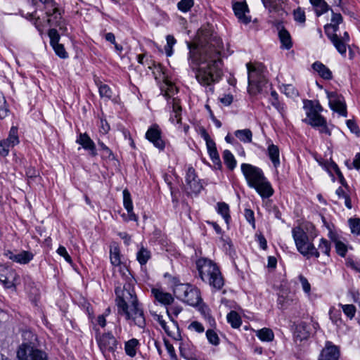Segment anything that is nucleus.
Segmentation results:
<instances>
[{
  "mask_svg": "<svg viewBox=\"0 0 360 360\" xmlns=\"http://www.w3.org/2000/svg\"><path fill=\"white\" fill-rule=\"evenodd\" d=\"M167 45L165 47V53L167 56H171L173 53L172 47L176 41L172 35H167L166 37Z\"/></svg>",
  "mask_w": 360,
  "mask_h": 360,
  "instance_id": "nucleus-52",
  "label": "nucleus"
},
{
  "mask_svg": "<svg viewBox=\"0 0 360 360\" xmlns=\"http://www.w3.org/2000/svg\"><path fill=\"white\" fill-rule=\"evenodd\" d=\"M283 92L288 97H295L298 95L297 90L292 84L283 85Z\"/></svg>",
  "mask_w": 360,
  "mask_h": 360,
  "instance_id": "nucleus-57",
  "label": "nucleus"
},
{
  "mask_svg": "<svg viewBox=\"0 0 360 360\" xmlns=\"http://www.w3.org/2000/svg\"><path fill=\"white\" fill-rule=\"evenodd\" d=\"M110 262L114 266H120L121 269L123 268L124 269L127 270L125 266H122L121 265L120 251L117 248L110 250Z\"/></svg>",
  "mask_w": 360,
  "mask_h": 360,
  "instance_id": "nucleus-44",
  "label": "nucleus"
},
{
  "mask_svg": "<svg viewBox=\"0 0 360 360\" xmlns=\"http://www.w3.org/2000/svg\"><path fill=\"white\" fill-rule=\"evenodd\" d=\"M36 13V11H33L32 12H27L26 13H22L23 15L27 19H30V20H33V23L35 25L36 28L40 32H42L43 29L42 26L41 25V21L39 20V18H36L34 16V13Z\"/></svg>",
  "mask_w": 360,
  "mask_h": 360,
  "instance_id": "nucleus-50",
  "label": "nucleus"
},
{
  "mask_svg": "<svg viewBox=\"0 0 360 360\" xmlns=\"http://www.w3.org/2000/svg\"><path fill=\"white\" fill-rule=\"evenodd\" d=\"M189 49L188 63L195 72L198 82L213 93L212 85L218 82L222 77V60L221 52L222 42L216 34L209 31H202L197 42H187Z\"/></svg>",
  "mask_w": 360,
  "mask_h": 360,
  "instance_id": "nucleus-1",
  "label": "nucleus"
},
{
  "mask_svg": "<svg viewBox=\"0 0 360 360\" xmlns=\"http://www.w3.org/2000/svg\"><path fill=\"white\" fill-rule=\"evenodd\" d=\"M115 294L117 296L116 303L118 313H121V309L123 308L139 302L131 282L125 283L122 288H117L115 289Z\"/></svg>",
  "mask_w": 360,
  "mask_h": 360,
  "instance_id": "nucleus-8",
  "label": "nucleus"
},
{
  "mask_svg": "<svg viewBox=\"0 0 360 360\" xmlns=\"http://www.w3.org/2000/svg\"><path fill=\"white\" fill-rule=\"evenodd\" d=\"M139 345V341L136 338H132L125 342L124 350L126 354L130 357L135 356Z\"/></svg>",
  "mask_w": 360,
  "mask_h": 360,
  "instance_id": "nucleus-33",
  "label": "nucleus"
},
{
  "mask_svg": "<svg viewBox=\"0 0 360 360\" xmlns=\"http://www.w3.org/2000/svg\"><path fill=\"white\" fill-rule=\"evenodd\" d=\"M186 182L187 188L193 193H198L202 188V186L195 174V169L192 167H189L186 172Z\"/></svg>",
  "mask_w": 360,
  "mask_h": 360,
  "instance_id": "nucleus-20",
  "label": "nucleus"
},
{
  "mask_svg": "<svg viewBox=\"0 0 360 360\" xmlns=\"http://www.w3.org/2000/svg\"><path fill=\"white\" fill-rule=\"evenodd\" d=\"M233 9L236 16L241 22L248 24L250 22V18L247 15L249 9L245 0L233 3Z\"/></svg>",
  "mask_w": 360,
  "mask_h": 360,
  "instance_id": "nucleus-21",
  "label": "nucleus"
},
{
  "mask_svg": "<svg viewBox=\"0 0 360 360\" xmlns=\"http://www.w3.org/2000/svg\"><path fill=\"white\" fill-rule=\"evenodd\" d=\"M151 292L155 299L164 305L171 304L174 301V298L170 293L164 292L161 289L153 288Z\"/></svg>",
  "mask_w": 360,
  "mask_h": 360,
  "instance_id": "nucleus-29",
  "label": "nucleus"
},
{
  "mask_svg": "<svg viewBox=\"0 0 360 360\" xmlns=\"http://www.w3.org/2000/svg\"><path fill=\"white\" fill-rule=\"evenodd\" d=\"M99 94L101 97L110 99L112 97V90L105 84H101L98 86Z\"/></svg>",
  "mask_w": 360,
  "mask_h": 360,
  "instance_id": "nucleus-53",
  "label": "nucleus"
},
{
  "mask_svg": "<svg viewBox=\"0 0 360 360\" xmlns=\"http://www.w3.org/2000/svg\"><path fill=\"white\" fill-rule=\"evenodd\" d=\"M146 138L151 142L153 146L160 150H163L165 143L162 139V131L158 124L152 125L146 133Z\"/></svg>",
  "mask_w": 360,
  "mask_h": 360,
  "instance_id": "nucleus-16",
  "label": "nucleus"
},
{
  "mask_svg": "<svg viewBox=\"0 0 360 360\" xmlns=\"http://www.w3.org/2000/svg\"><path fill=\"white\" fill-rule=\"evenodd\" d=\"M178 91L177 88L172 84H168L167 90L164 94V96L167 99L168 105L172 104V100L174 98L173 96Z\"/></svg>",
  "mask_w": 360,
  "mask_h": 360,
  "instance_id": "nucleus-51",
  "label": "nucleus"
},
{
  "mask_svg": "<svg viewBox=\"0 0 360 360\" xmlns=\"http://www.w3.org/2000/svg\"><path fill=\"white\" fill-rule=\"evenodd\" d=\"M196 267L200 278L215 290H220L224 285L221 273L217 264L210 259L200 258Z\"/></svg>",
  "mask_w": 360,
  "mask_h": 360,
  "instance_id": "nucleus-3",
  "label": "nucleus"
},
{
  "mask_svg": "<svg viewBox=\"0 0 360 360\" xmlns=\"http://www.w3.org/2000/svg\"><path fill=\"white\" fill-rule=\"evenodd\" d=\"M278 37L282 48L290 49L292 47V43L290 34L285 29L282 28L279 30Z\"/></svg>",
  "mask_w": 360,
  "mask_h": 360,
  "instance_id": "nucleus-35",
  "label": "nucleus"
},
{
  "mask_svg": "<svg viewBox=\"0 0 360 360\" xmlns=\"http://www.w3.org/2000/svg\"><path fill=\"white\" fill-rule=\"evenodd\" d=\"M312 68L323 79L330 80L333 77L332 72L330 69L319 61L314 63Z\"/></svg>",
  "mask_w": 360,
  "mask_h": 360,
  "instance_id": "nucleus-30",
  "label": "nucleus"
},
{
  "mask_svg": "<svg viewBox=\"0 0 360 360\" xmlns=\"http://www.w3.org/2000/svg\"><path fill=\"white\" fill-rule=\"evenodd\" d=\"M348 223L352 233L356 236L360 235V219L351 218L348 220Z\"/></svg>",
  "mask_w": 360,
  "mask_h": 360,
  "instance_id": "nucleus-48",
  "label": "nucleus"
},
{
  "mask_svg": "<svg viewBox=\"0 0 360 360\" xmlns=\"http://www.w3.org/2000/svg\"><path fill=\"white\" fill-rule=\"evenodd\" d=\"M330 108L343 117L347 116V105L344 97L335 91H326Z\"/></svg>",
  "mask_w": 360,
  "mask_h": 360,
  "instance_id": "nucleus-12",
  "label": "nucleus"
},
{
  "mask_svg": "<svg viewBox=\"0 0 360 360\" xmlns=\"http://www.w3.org/2000/svg\"><path fill=\"white\" fill-rule=\"evenodd\" d=\"M53 49H54L56 53L61 58H66L68 57V53L65 50V48L63 44H53L51 45Z\"/></svg>",
  "mask_w": 360,
  "mask_h": 360,
  "instance_id": "nucleus-59",
  "label": "nucleus"
},
{
  "mask_svg": "<svg viewBox=\"0 0 360 360\" xmlns=\"http://www.w3.org/2000/svg\"><path fill=\"white\" fill-rule=\"evenodd\" d=\"M193 4V0H181L177 6L181 11L187 12L191 8Z\"/></svg>",
  "mask_w": 360,
  "mask_h": 360,
  "instance_id": "nucleus-58",
  "label": "nucleus"
},
{
  "mask_svg": "<svg viewBox=\"0 0 360 360\" xmlns=\"http://www.w3.org/2000/svg\"><path fill=\"white\" fill-rule=\"evenodd\" d=\"M248 73V91L255 95L262 93L264 89L268 87L267 81L263 75V66L252 65L250 63L246 65Z\"/></svg>",
  "mask_w": 360,
  "mask_h": 360,
  "instance_id": "nucleus-4",
  "label": "nucleus"
},
{
  "mask_svg": "<svg viewBox=\"0 0 360 360\" xmlns=\"http://www.w3.org/2000/svg\"><path fill=\"white\" fill-rule=\"evenodd\" d=\"M339 306L342 308L344 314L349 319H352L356 314V307L353 304H339Z\"/></svg>",
  "mask_w": 360,
  "mask_h": 360,
  "instance_id": "nucleus-49",
  "label": "nucleus"
},
{
  "mask_svg": "<svg viewBox=\"0 0 360 360\" xmlns=\"http://www.w3.org/2000/svg\"><path fill=\"white\" fill-rule=\"evenodd\" d=\"M339 356L338 347L331 342L328 341L319 355V360H338Z\"/></svg>",
  "mask_w": 360,
  "mask_h": 360,
  "instance_id": "nucleus-22",
  "label": "nucleus"
},
{
  "mask_svg": "<svg viewBox=\"0 0 360 360\" xmlns=\"http://www.w3.org/2000/svg\"><path fill=\"white\" fill-rule=\"evenodd\" d=\"M8 110L6 107V101L2 93H0V118L3 119L8 115Z\"/></svg>",
  "mask_w": 360,
  "mask_h": 360,
  "instance_id": "nucleus-56",
  "label": "nucleus"
},
{
  "mask_svg": "<svg viewBox=\"0 0 360 360\" xmlns=\"http://www.w3.org/2000/svg\"><path fill=\"white\" fill-rule=\"evenodd\" d=\"M296 301L292 295L283 292L278 295L277 303L280 309H286Z\"/></svg>",
  "mask_w": 360,
  "mask_h": 360,
  "instance_id": "nucleus-32",
  "label": "nucleus"
},
{
  "mask_svg": "<svg viewBox=\"0 0 360 360\" xmlns=\"http://www.w3.org/2000/svg\"><path fill=\"white\" fill-rule=\"evenodd\" d=\"M292 233L297 249L302 255L316 258L320 256V252L309 241L308 236L300 227L292 229Z\"/></svg>",
  "mask_w": 360,
  "mask_h": 360,
  "instance_id": "nucleus-6",
  "label": "nucleus"
},
{
  "mask_svg": "<svg viewBox=\"0 0 360 360\" xmlns=\"http://www.w3.org/2000/svg\"><path fill=\"white\" fill-rule=\"evenodd\" d=\"M303 104V108L307 115V118L304 120H309L321 116L320 112L323 110V108L318 101L304 100Z\"/></svg>",
  "mask_w": 360,
  "mask_h": 360,
  "instance_id": "nucleus-19",
  "label": "nucleus"
},
{
  "mask_svg": "<svg viewBox=\"0 0 360 360\" xmlns=\"http://www.w3.org/2000/svg\"><path fill=\"white\" fill-rule=\"evenodd\" d=\"M41 3L45 9L46 15L48 18L47 22L50 25H55L59 27L63 32L67 31V27L61 20L62 15L58 7L57 4L53 0H38ZM32 3L36 5L37 0H32Z\"/></svg>",
  "mask_w": 360,
  "mask_h": 360,
  "instance_id": "nucleus-7",
  "label": "nucleus"
},
{
  "mask_svg": "<svg viewBox=\"0 0 360 360\" xmlns=\"http://www.w3.org/2000/svg\"><path fill=\"white\" fill-rule=\"evenodd\" d=\"M98 346L103 355L107 357L114 354L117 348L118 342L111 333H105L97 339Z\"/></svg>",
  "mask_w": 360,
  "mask_h": 360,
  "instance_id": "nucleus-13",
  "label": "nucleus"
},
{
  "mask_svg": "<svg viewBox=\"0 0 360 360\" xmlns=\"http://www.w3.org/2000/svg\"><path fill=\"white\" fill-rule=\"evenodd\" d=\"M265 8L270 12L276 11L279 9L283 0H262Z\"/></svg>",
  "mask_w": 360,
  "mask_h": 360,
  "instance_id": "nucleus-46",
  "label": "nucleus"
},
{
  "mask_svg": "<svg viewBox=\"0 0 360 360\" xmlns=\"http://www.w3.org/2000/svg\"><path fill=\"white\" fill-rule=\"evenodd\" d=\"M205 140L206 141V146L207 148L208 153L212 160V162L218 166V168H221V164L219 158V153L217 152L215 143L213 140L210 139L207 134H205L204 136Z\"/></svg>",
  "mask_w": 360,
  "mask_h": 360,
  "instance_id": "nucleus-25",
  "label": "nucleus"
},
{
  "mask_svg": "<svg viewBox=\"0 0 360 360\" xmlns=\"http://www.w3.org/2000/svg\"><path fill=\"white\" fill-rule=\"evenodd\" d=\"M329 316L330 319L334 324L338 326L342 323L341 312L334 307H330L329 310Z\"/></svg>",
  "mask_w": 360,
  "mask_h": 360,
  "instance_id": "nucleus-47",
  "label": "nucleus"
},
{
  "mask_svg": "<svg viewBox=\"0 0 360 360\" xmlns=\"http://www.w3.org/2000/svg\"><path fill=\"white\" fill-rule=\"evenodd\" d=\"M19 143L18 128L12 127L10 129L8 136L0 141V155L6 157L8 155L10 149Z\"/></svg>",
  "mask_w": 360,
  "mask_h": 360,
  "instance_id": "nucleus-14",
  "label": "nucleus"
},
{
  "mask_svg": "<svg viewBox=\"0 0 360 360\" xmlns=\"http://www.w3.org/2000/svg\"><path fill=\"white\" fill-rule=\"evenodd\" d=\"M318 16L326 13L329 6L324 0H309Z\"/></svg>",
  "mask_w": 360,
  "mask_h": 360,
  "instance_id": "nucleus-37",
  "label": "nucleus"
},
{
  "mask_svg": "<svg viewBox=\"0 0 360 360\" xmlns=\"http://www.w3.org/2000/svg\"><path fill=\"white\" fill-rule=\"evenodd\" d=\"M162 329L167 334V335L174 338V340H177L181 337L178 323L174 320V319H171L170 322H167L165 326L162 327Z\"/></svg>",
  "mask_w": 360,
  "mask_h": 360,
  "instance_id": "nucleus-31",
  "label": "nucleus"
},
{
  "mask_svg": "<svg viewBox=\"0 0 360 360\" xmlns=\"http://www.w3.org/2000/svg\"><path fill=\"white\" fill-rule=\"evenodd\" d=\"M33 254L28 251H22L16 254L14 262L20 264H27L33 259Z\"/></svg>",
  "mask_w": 360,
  "mask_h": 360,
  "instance_id": "nucleus-42",
  "label": "nucleus"
},
{
  "mask_svg": "<svg viewBox=\"0 0 360 360\" xmlns=\"http://www.w3.org/2000/svg\"><path fill=\"white\" fill-rule=\"evenodd\" d=\"M268 155L271 160L274 167L277 169L281 163L278 147L274 144H270L268 147Z\"/></svg>",
  "mask_w": 360,
  "mask_h": 360,
  "instance_id": "nucleus-34",
  "label": "nucleus"
},
{
  "mask_svg": "<svg viewBox=\"0 0 360 360\" xmlns=\"http://www.w3.org/2000/svg\"><path fill=\"white\" fill-rule=\"evenodd\" d=\"M76 143L81 145L84 150H89L91 156L97 155L96 145L86 133H79Z\"/></svg>",
  "mask_w": 360,
  "mask_h": 360,
  "instance_id": "nucleus-23",
  "label": "nucleus"
},
{
  "mask_svg": "<svg viewBox=\"0 0 360 360\" xmlns=\"http://www.w3.org/2000/svg\"><path fill=\"white\" fill-rule=\"evenodd\" d=\"M304 122L312 127L318 129L320 133L325 134L328 136L330 135V131L327 126L326 120L323 116L311 119L309 120H304Z\"/></svg>",
  "mask_w": 360,
  "mask_h": 360,
  "instance_id": "nucleus-27",
  "label": "nucleus"
},
{
  "mask_svg": "<svg viewBox=\"0 0 360 360\" xmlns=\"http://www.w3.org/2000/svg\"><path fill=\"white\" fill-rule=\"evenodd\" d=\"M299 281L302 285V289L307 294H309L311 292V285L308 280L302 275L299 276Z\"/></svg>",
  "mask_w": 360,
  "mask_h": 360,
  "instance_id": "nucleus-62",
  "label": "nucleus"
},
{
  "mask_svg": "<svg viewBox=\"0 0 360 360\" xmlns=\"http://www.w3.org/2000/svg\"><path fill=\"white\" fill-rule=\"evenodd\" d=\"M217 212L222 216L225 221L228 224L230 219L229 205L225 202L217 203Z\"/></svg>",
  "mask_w": 360,
  "mask_h": 360,
  "instance_id": "nucleus-45",
  "label": "nucleus"
},
{
  "mask_svg": "<svg viewBox=\"0 0 360 360\" xmlns=\"http://www.w3.org/2000/svg\"><path fill=\"white\" fill-rule=\"evenodd\" d=\"M115 294L117 296L116 303L118 313H121V309L123 308L139 302L131 282L125 283L122 288H117L115 289Z\"/></svg>",
  "mask_w": 360,
  "mask_h": 360,
  "instance_id": "nucleus-9",
  "label": "nucleus"
},
{
  "mask_svg": "<svg viewBox=\"0 0 360 360\" xmlns=\"http://www.w3.org/2000/svg\"><path fill=\"white\" fill-rule=\"evenodd\" d=\"M18 360H48L45 352L39 349L37 346L30 347L20 345L17 351Z\"/></svg>",
  "mask_w": 360,
  "mask_h": 360,
  "instance_id": "nucleus-11",
  "label": "nucleus"
},
{
  "mask_svg": "<svg viewBox=\"0 0 360 360\" xmlns=\"http://www.w3.org/2000/svg\"><path fill=\"white\" fill-rule=\"evenodd\" d=\"M234 134L240 141L244 143H250L252 141V133L248 129L236 130Z\"/></svg>",
  "mask_w": 360,
  "mask_h": 360,
  "instance_id": "nucleus-40",
  "label": "nucleus"
},
{
  "mask_svg": "<svg viewBox=\"0 0 360 360\" xmlns=\"http://www.w3.org/2000/svg\"><path fill=\"white\" fill-rule=\"evenodd\" d=\"M227 321L234 328H238L242 324L240 315L235 311H231L227 314Z\"/></svg>",
  "mask_w": 360,
  "mask_h": 360,
  "instance_id": "nucleus-39",
  "label": "nucleus"
},
{
  "mask_svg": "<svg viewBox=\"0 0 360 360\" xmlns=\"http://www.w3.org/2000/svg\"><path fill=\"white\" fill-rule=\"evenodd\" d=\"M319 250L322 253L329 255L330 251V243L325 238H321L317 250Z\"/></svg>",
  "mask_w": 360,
  "mask_h": 360,
  "instance_id": "nucleus-55",
  "label": "nucleus"
},
{
  "mask_svg": "<svg viewBox=\"0 0 360 360\" xmlns=\"http://www.w3.org/2000/svg\"><path fill=\"white\" fill-rule=\"evenodd\" d=\"M256 335L262 341L271 342L274 338V334L270 328H264L256 332Z\"/></svg>",
  "mask_w": 360,
  "mask_h": 360,
  "instance_id": "nucleus-38",
  "label": "nucleus"
},
{
  "mask_svg": "<svg viewBox=\"0 0 360 360\" xmlns=\"http://www.w3.org/2000/svg\"><path fill=\"white\" fill-rule=\"evenodd\" d=\"M18 274L14 269L5 265H0V282L6 288H11L15 285Z\"/></svg>",
  "mask_w": 360,
  "mask_h": 360,
  "instance_id": "nucleus-17",
  "label": "nucleus"
},
{
  "mask_svg": "<svg viewBox=\"0 0 360 360\" xmlns=\"http://www.w3.org/2000/svg\"><path fill=\"white\" fill-rule=\"evenodd\" d=\"M188 344L181 343L179 345L180 355L184 359H189L191 356V352L188 349Z\"/></svg>",
  "mask_w": 360,
  "mask_h": 360,
  "instance_id": "nucleus-64",
  "label": "nucleus"
},
{
  "mask_svg": "<svg viewBox=\"0 0 360 360\" xmlns=\"http://www.w3.org/2000/svg\"><path fill=\"white\" fill-rule=\"evenodd\" d=\"M206 336L209 342L214 345H218L219 344V338L215 331L212 329H209L206 331Z\"/></svg>",
  "mask_w": 360,
  "mask_h": 360,
  "instance_id": "nucleus-54",
  "label": "nucleus"
},
{
  "mask_svg": "<svg viewBox=\"0 0 360 360\" xmlns=\"http://www.w3.org/2000/svg\"><path fill=\"white\" fill-rule=\"evenodd\" d=\"M173 292L177 299L193 307L200 306V309H203V307L200 306V292L197 288L188 283H179L174 286Z\"/></svg>",
  "mask_w": 360,
  "mask_h": 360,
  "instance_id": "nucleus-5",
  "label": "nucleus"
},
{
  "mask_svg": "<svg viewBox=\"0 0 360 360\" xmlns=\"http://www.w3.org/2000/svg\"><path fill=\"white\" fill-rule=\"evenodd\" d=\"M311 334L310 325L306 321H300L295 325L293 338L295 342H301L307 340Z\"/></svg>",
  "mask_w": 360,
  "mask_h": 360,
  "instance_id": "nucleus-18",
  "label": "nucleus"
},
{
  "mask_svg": "<svg viewBox=\"0 0 360 360\" xmlns=\"http://www.w3.org/2000/svg\"><path fill=\"white\" fill-rule=\"evenodd\" d=\"M48 34L50 38L51 45H52L53 44H57V42H59L60 35L56 29L49 30Z\"/></svg>",
  "mask_w": 360,
  "mask_h": 360,
  "instance_id": "nucleus-63",
  "label": "nucleus"
},
{
  "mask_svg": "<svg viewBox=\"0 0 360 360\" xmlns=\"http://www.w3.org/2000/svg\"><path fill=\"white\" fill-rule=\"evenodd\" d=\"M172 112L169 117V121L174 124L178 125V129H181V107L180 101L176 98H173L172 100Z\"/></svg>",
  "mask_w": 360,
  "mask_h": 360,
  "instance_id": "nucleus-24",
  "label": "nucleus"
},
{
  "mask_svg": "<svg viewBox=\"0 0 360 360\" xmlns=\"http://www.w3.org/2000/svg\"><path fill=\"white\" fill-rule=\"evenodd\" d=\"M304 122L312 127L318 129L320 133L325 134L328 136L330 135V131L327 126L326 120L323 116L311 119L309 120H304Z\"/></svg>",
  "mask_w": 360,
  "mask_h": 360,
  "instance_id": "nucleus-26",
  "label": "nucleus"
},
{
  "mask_svg": "<svg viewBox=\"0 0 360 360\" xmlns=\"http://www.w3.org/2000/svg\"><path fill=\"white\" fill-rule=\"evenodd\" d=\"M123 314L128 321H131L134 325L143 328L146 326V319L143 309L141 308L139 302L135 304L130 305L129 307L121 309V313Z\"/></svg>",
  "mask_w": 360,
  "mask_h": 360,
  "instance_id": "nucleus-10",
  "label": "nucleus"
},
{
  "mask_svg": "<svg viewBox=\"0 0 360 360\" xmlns=\"http://www.w3.org/2000/svg\"><path fill=\"white\" fill-rule=\"evenodd\" d=\"M241 171L248 185L253 188L262 198H268L274 194L270 182L265 177L262 170L252 165L243 163Z\"/></svg>",
  "mask_w": 360,
  "mask_h": 360,
  "instance_id": "nucleus-2",
  "label": "nucleus"
},
{
  "mask_svg": "<svg viewBox=\"0 0 360 360\" xmlns=\"http://www.w3.org/2000/svg\"><path fill=\"white\" fill-rule=\"evenodd\" d=\"M294 18L297 22H299L300 23H304L305 22V13L303 10H302L300 8H298L297 9L294 11Z\"/></svg>",
  "mask_w": 360,
  "mask_h": 360,
  "instance_id": "nucleus-60",
  "label": "nucleus"
},
{
  "mask_svg": "<svg viewBox=\"0 0 360 360\" xmlns=\"http://www.w3.org/2000/svg\"><path fill=\"white\" fill-rule=\"evenodd\" d=\"M150 258V252L144 247H141L136 253V259L141 265L146 264Z\"/></svg>",
  "mask_w": 360,
  "mask_h": 360,
  "instance_id": "nucleus-43",
  "label": "nucleus"
},
{
  "mask_svg": "<svg viewBox=\"0 0 360 360\" xmlns=\"http://www.w3.org/2000/svg\"><path fill=\"white\" fill-rule=\"evenodd\" d=\"M335 249L337 253L341 257H345L347 252V246L339 240L335 242Z\"/></svg>",
  "mask_w": 360,
  "mask_h": 360,
  "instance_id": "nucleus-61",
  "label": "nucleus"
},
{
  "mask_svg": "<svg viewBox=\"0 0 360 360\" xmlns=\"http://www.w3.org/2000/svg\"><path fill=\"white\" fill-rule=\"evenodd\" d=\"M223 159L226 167L233 170L236 166V160L233 155L229 150H225L223 153Z\"/></svg>",
  "mask_w": 360,
  "mask_h": 360,
  "instance_id": "nucleus-41",
  "label": "nucleus"
},
{
  "mask_svg": "<svg viewBox=\"0 0 360 360\" xmlns=\"http://www.w3.org/2000/svg\"><path fill=\"white\" fill-rule=\"evenodd\" d=\"M123 205L124 208L127 211L128 220L130 221H138V217L135 214L133 211V203L131 198V194L127 189L123 191Z\"/></svg>",
  "mask_w": 360,
  "mask_h": 360,
  "instance_id": "nucleus-28",
  "label": "nucleus"
},
{
  "mask_svg": "<svg viewBox=\"0 0 360 360\" xmlns=\"http://www.w3.org/2000/svg\"><path fill=\"white\" fill-rule=\"evenodd\" d=\"M338 24L333 25L332 23H329L325 25L324 29L327 37L330 39L337 51L342 55L346 53V46L340 41V37L336 33L338 30Z\"/></svg>",
  "mask_w": 360,
  "mask_h": 360,
  "instance_id": "nucleus-15",
  "label": "nucleus"
},
{
  "mask_svg": "<svg viewBox=\"0 0 360 360\" xmlns=\"http://www.w3.org/2000/svg\"><path fill=\"white\" fill-rule=\"evenodd\" d=\"M22 342L21 345H26L30 347H34L37 341V338L31 330H25L22 333Z\"/></svg>",
  "mask_w": 360,
  "mask_h": 360,
  "instance_id": "nucleus-36",
  "label": "nucleus"
}]
</instances>
